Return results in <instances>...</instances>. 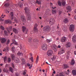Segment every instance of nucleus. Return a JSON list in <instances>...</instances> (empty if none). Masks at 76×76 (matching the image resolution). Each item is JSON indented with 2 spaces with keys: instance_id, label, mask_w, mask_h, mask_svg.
I'll return each mask as SVG.
<instances>
[{
  "instance_id": "nucleus-27",
  "label": "nucleus",
  "mask_w": 76,
  "mask_h": 76,
  "mask_svg": "<svg viewBox=\"0 0 76 76\" xmlns=\"http://www.w3.org/2000/svg\"><path fill=\"white\" fill-rule=\"evenodd\" d=\"M36 3H37V4H41V2L40 1L36 0Z\"/></svg>"
},
{
  "instance_id": "nucleus-64",
  "label": "nucleus",
  "mask_w": 76,
  "mask_h": 76,
  "mask_svg": "<svg viewBox=\"0 0 76 76\" xmlns=\"http://www.w3.org/2000/svg\"><path fill=\"white\" fill-rule=\"evenodd\" d=\"M1 72V69L0 68V73Z\"/></svg>"
},
{
  "instance_id": "nucleus-33",
  "label": "nucleus",
  "mask_w": 76,
  "mask_h": 76,
  "mask_svg": "<svg viewBox=\"0 0 76 76\" xmlns=\"http://www.w3.org/2000/svg\"><path fill=\"white\" fill-rule=\"evenodd\" d=\"M69 22V21L67 19V18H65L64 20V22L65 23H67Z\"/></svg>"
},
{
  "instance_id": "nucleus-57",
  "label": "nucleus",
  "mask_w": 76,
  "mask_h": 76,
  "mask_svg": "<svg viewBox=\"0 0 76 76\" xmlns=\"http://www.w3.org/2000/svg\"><path fill=\"white\" fill-rule=\"evenodd\" d=\"M8 66V64H7L5 65V67H7Z\"/></svg>"
},
{
  "instance_id": "nucleus-17",
  "label": "nucleus",
  "mask_w": 76,
  "mask_h": 76,
  "mask_svg": "<svg viewBox=\"0 0 76 76\" xmlns=\"http://www.w3.org/2000/svg\"><path fill=\"white\" fill-rule=\"evenodd\" d=\"M9 47L8 46H7L3 50V51H9Z\"/></svg>"
},
{
  "instance_id": "nucleus-42",
  "label": "nucleus",
  "mask_w": 76,
  "mask_h": 76,
  "mask_svg": "<svg viewBox=\"0 0 76 76\" xmlns=\"http://www.w3.org/2000/svg\"><path fill=\"white\" fill-rule=\"evenodd\" d=\"M5 23H9V20H6L5 21Z\"/></svg>"
},
{
  "instance_id": "nucleus-41",
  "label": "nucleus",
  "mask_w": 76,
  "mask_h": 76,
  "mask_svg": "<svg viewBox=\"0 0 76 76\" xmlns=\"http://www.w3.org/2000/svg\"><path fill=\"white\" fill-rule=\"evenodd\" d=\"M18 56H22L23 54L22 53H21L20 52L18 53H17Z\"/></svg>"
},
{
  "instance_id": "nucleus-60",
  "label": "nucleus",
  "mask_w": 76,
  "mask_h": 76,
  "mask_svg": "<svg viewBox=\"0 0 76 76\" xmlns=\"http://www.w3.org/2000/svg\"><path fill=\"white\" fill-rule=\"evenodd\" d=\"M45 63H46V64H49V65H50V66H51V65H50V64H48V62H46Z\"/></svg>"
},
{
  "instance_id": "nucleus-11",
  "label": "nucleus",
  "mask_w": 76,
  "mask_h": 76,
  "mask_svg": "<svg viewBox=\"0 0 76 76\" xmlns=\"http://www.w3.org/2000/svg\"><path fill=\"white\" fill-rule=\"evenodd\" d=\"M54 22V20L53 19H50L49 21V23L50 24L53 25Z\"/></svg>"
},
{
  "instance_id": "nucleus-32",
  "label": "nucleus",
  "mask_w": 76,
  "mask_h": 76,
  "mask_svg": "<svg viewBox=\"0 0 76 76\" xmlns=\"http://www.w3.org/2000/svg\"><path fill=\"white\" fill-rule=\"evenodd\" d=\"M59 75V76L57 74V75H56V76H65L62 73H60Z\"/></svg>"
},
{
  "instance_id": "nucleus-28",
  "label": "nucleus",
  "mask_w": 76,
  "mask_h": 76,
  "mask_svg": "<svg viewBox=\"0 0 76 76\" xmlns=\"http://www.w3.org/2000/svg\"><path fill=\"white\" fill-rule=\"evenodd\" d=\"M69 67V66L68 65L65 64L64 65V69H67V68H68Z\"/></svg>"
},
{
  "instance_id": "nucleus-34",
  "label": "nucleus",
  "mask_w": 76,
  "mask_h": 76,
  "mask_svg": "<svg viewBox=\"0 0 76 76\" xmlns=\"http://www.w3.org/2000/svg\"><path fill=\"white\" fill-rule=\"evenodd\" d=\"M20 62V60L19 59V58H16V63H19Z\"/></svg>"
},
{
  "instance_id": "nucleus-22",
  "label": "nucleus",
  "mask_w": 76,
  "mask_h": 76,
  "mask_svg": "<svg viewBox=\"0 0 76 76\" xmlns=\"http://www.w3.org/2000/svg\"><path fill=\"white\" fill-rule=\"evenodd\" d=\"M39 61V56H38V55L37 58H36V64H37Z\"/></svg>"
},
{
  "instance_id": "nucleus-49",
  "label": "nucleus",
  "mask_w": 76,
  "mask_h": 76,
  "mask_svg": "<svg viewBox=\"0 0 76 76\" xmlns=\"http://www.w3.org/2000/svg\"><path fill=\"white\" fill-rule=\"evenodd\" d=\"M30 59L31 61H32V62H34V61H33L34 60V59H33V57H31L30 58Z\"/></svg>"
},
{
  "instance_id": "nucleus-29",
  "label": "nucleus",
  "mask_w": 76,
  "mask_h": 76,
  "mask_svg": "<svg viewBox=\"0 0 76 76\" xmlns=\"http://www.w3.org/2000/svg\"><path fill=\"white\" fill-rule=\"evenodd\" d=\"M7 56H5L4 57V62H5V63H6V61H7Z\"/></svg>"
},
{
  "instance_id": "nucleus-61",
  "label": "nucleus",
  "mask_w": 76,
  "mask_h": 76,
  "mask_svg": "<svg viewBox=\"0 0 76 76\" xmlns=\"http://www.w3.org/2000/svg\"><path fill=\"white\" fill-rule=\"evenodd\" d=\"M74 54L75 55H76V51H74Z\"/></svg>"
},
{
  "instance_id": "nucleus-38",
  "label": "nucleus",
  "mask_w": 76,
  "mask_h": 76,
  "mask_svg": "<svg viewBox=\"0 0 76 76\" xmlns=\"http://www.w3.org/2000/svg\"><path fill=\"white\" fill-rule=\"evenodd\" d=\"M56 56H53V58H52L51 59L52 60H53V61H54V60H56Z\"/></svg>"
},
{
  "instance_id": "nucleus-13",
  "label": "nucleus",
  "mask_w": 76,
  "mask_h": 76,
  "mask_svg": "<svg viewBox=\"0 0 76 76\" xmlns=\"http://www.w3.org/2000/svg\"><path fill=\"white\" fill-rule=\"evenodd\" d=\"M66 37H62L61 40V42H64L66 41Z\"/></svg>"
},
{
  "instance_id": "nucleus-35",
  "label": "nucleus",
  "mask_w": 76,
  "mask_h": 76,
  "mask_svg": "<svg viewBox=\"0 0 76 76\" xmlns=\"http://www.w3.org/2000/svg\"><path fill=\"white\" fill-rule=\"evenodd\" d=\"M58 4L59 6H61V3L60 1H58Z\"/></svg>"
},
{
  "instance_id": "nucleus-55",
  "label": "nucleus",
  "mask_w": 76,
  "mask_h": 76,
  "mask_svg": "<svg viewBox=\"0 0 76 76\" xmlns=\"http://www.w3.org/2000/svg\"><path fill=\"white\" fill-rule=\"evenodd\" d=\"M61 48V46H60V45H58V46L57 48Z\"/></svg>"
},
{
  "instance_id": "nucleus-46",
  "label": "nucleus",
  "mask_w": 76,
  "mask_h": 76,
  "mask_svg": "<svg viewBox=\"0 0 76 76\" xmlns=\"http://www.w3.org/2000/svg\"><path fill=\"white\" fill-rule=\"evenodd\" d=\"M26 70H25L23 71V74L24 75H26Z\"/></svg>"
},
{
  "instance_id": "nucleus-53",
  "label": "nucleus",
  "mask_w": 76,
  "mask_h": 76,
  "mask_svg": "<svg viewBox=\"0 0 76 76\" xmlns=\"http://www.w3.org/2000/svg\"><path fill=\"white\" fill-rule=\"evenodd\" d=\"M62 13V11H59L58 13H59V15H61V14Z\"/></svg>"
},
{
  "instance_id": "nucleus-51",
  "label": "nucleus",
  "mask_w": 76,
  "mask_h": 76,
  "mask_svg": "<svg viewBox=\"0 0 76 76\" xmlns=\"http://www.w3.org/2000/svg\"><path fill=\"white\" fill-rule=\"evenodd\" d=\"M3 72H7V70L6 69H3Z\"/></svg>"
},
{
  "instance_id": "nucleus-5",
  "label": "nucleus",
  "mask_w": 76,
  "mask_h": 76,
  "mask_svg": "<svg viewBox=\"0 0 76 76\" xmlns=\"http://www.w3.org/2000/svg\"><path fill=\"white\" fill-rule=\"evenodd\" d=\"M23 32H25V34H27V32H28V30H26V27L23 26Z\"/></svg>"
},
{
  "instance_id": "nucleus-37",
  "label": "nucleus",
  "mask_w": 76,
  "mask_h": 76,
  "mask_svg": "<svg viewBox=\"0 0 76 76\" xmlns=\"http://www.w3.org/2000/svg\"><path fill=\"white\" fill-rule=\"evenodd\" d=\"M64 52V50H62L60 52V54H63Z\"/></svg>"
},
{
  "instance_id": "nucleus-21",
  "label": "nucleus",
  "mask_w": 76,
  "mask_h": 76,
  "mask_svg": "<svg viewBox=\"0 0 76 76\" xmlns=\"http://www.w3.org/2000/svg\"><path fill=\"white\" fill-rule=\"evenodd\" d=\"M11 56L12 58V60H15V55L13 54H11Z\"/></svg>"
},
{
  "instance_id": "nucleus-44",
  "label": "nucleus",
  "mask_w": 76,
  "mask_h": 76,
  "mask_svg": "<svg viewBox=\"0 0 76 76\" xmlns=\"http://www.w3.org/2000/svg\"><path fill=\"white\" fill-rule=\"evenodd\" d=\"M14 21H15V22L16 23H18V21L17 20V19H16V18H15L14 19Z\"/></svg>"
},
{
  "instance_id": "nucleus-20",
  "label": "nucleus",
  "mask_w": 76,
  "mask_h": 76,
  "mask_svg": "<svg viewBox=\"0 0 76 76\" xmlns=\"http://www.w3.org/2000/svg\"><path fill=\"white\" fill-rule=\"evenodd\" d=\"M12 27L7 28V30L8 31V32H10V31H12Z\"/></svg>"
},
{
  "instance_id": "nucleus-7",
  "label": "nucleus",
  "mask_w": 76,
  "mask_h": 76,
  "mask_svg": "<svg viewBox=\"0 0 76 76\" xmlns=\"http://www.w3.org/2000/svg\"><path fill=\"white\" fill-rule=\"evenodd\" d=\"M24 10L26 14H29L28 13V12H29V8H28V7H26L24 9Z\"/></svg>"
},
{
  "instance_id": "nucleus-48",
  "label": "nucleus",
  "mask_w": 76,
  "mask_h": 76,
  "mask_svg": "<svg viewBox=\"0 0 76 76\" xmlns=\"http://www.w3.org/2000/svg\"><path fill=\"white\" fill-rule=\"evenodd\" d=\"M9 43H10V40L8 39L7 41V43H6L7 45V44H9Z\"/></svg>"
},
{
  "instance_id": "nucleus-54",
  "label": "nucleus",
  "mask_w": 76,
  "mask_h": 76,
  "mask_svg": "<svg viewBox=\"0 0 76 76\" xmlns=\"http://www.w3.org/2000/svg\"><path fill=\"white\" fill-rule=\"evenodd\" d=\"M32 64H31V66L29 67V69H31V68H32Z\"/></svg>"
},
{
  "instance_id": "nucleus-14",
  "label": "nucleus",
  "mask_w": 76,
  "mask_h": 76,
  "mask_svg": "<svg viewBox=\"0 0 76 76\" xmlns=\"http://www.w3.org/2000/svg\"><path fill=\"white\" fill-rule=\"evenodd\" d=\"M72 40L74 42H75L76 41V36L74 35L72 37Z\"/></svg>"
},
{
  "instance_id": "nucleus-15",
  "label": "nucleus",
  "mask_w": 76,
  "mask_h": 76,
  "mask_svg": "<svg viewBox=\"0 0 76 76\" xmlns=\"http://www.w3.org/2000/svg\"><path fill=\"white\" fill-rule=\"evenodd\" d=\"M70 51H68L66 53V55L67 56V58H69V56H70Z\"/></svg>"
},
{
  "instance_id": "nucleus-2",
  "label": "nucleus",
  "mask_w": 76,
  "mask_h": 76,
  "mask_svg": "<svg viewBox=\"0 0 76 76\" xmlns=\"http://www.w3.org/2000/svg\"><path fill=\"white\" fill-rule=\"evenodd\" d=\"M53 51L51 50H49L48 51L47 53V54L48 55V56H51L52 55H53Z\"/></svg>"
},
{
  "instance_id": "nucleus-31",
  "label": "nucleus",
  "mask_w": 76,
  "mask_h": 76,
  "mask_svg": "<svg viewBox=\"0 0 76 76\" xmlns=\"http://www.w3.org/2000/svg\"><path fill=\"white\" fill-rule=\"evenodd\" d=\"M62 6H65V4H66V2H65V1L64 0H63L62 1Z\"/></svg>"
},
{
  "instance_id": "nucleus-56",
  "label": "nucleus",
  "mask_w": 76,
  "mask_h": 76,
  "mask_svg": "<svg viewBox=\"0 0 76 76\" xmlns=\"http://www.w3.org/2000/svg\"><path fill=\"white\" fill-rule=\"evenodd\" d=\"M27 65L28 66H31V65H30V64H27Z\"/></svg>"
},
{
  "instance_id": "nucleus-50",
  "label": "nucleus",
  "mask_w": 76,
  "mask_h": 76,
  "mask_svg": "<svg viewBox=\"0 0 76 76\" xmlns=\"http://www.w3.org/2000/svg\"><path fill=\"white\" fill-rule=\"evenodd\" d=\"M12 66L13 69H14L15 68V65L13 63L12 64Z\"/></svg>"
},
{
  "instance_id": "nucleus-40",
  "label": "nucleus",
  "mask_w": 76,
  "mask_h": 76,
  "mask_svg": "<svg viewBox=\"0 0 76 76\" xmlns=\"http://www.w3.org/2000/svg\"><path fill=\"white\" fill-rule=\"evenodd\" d=\"M15 48L14 47H12V50L13 53H15Z\"/></svg>"
},
{
  "instance_id": "nucleus-30",
  "label": "nucleus",
  "mask_w": 76,
  "mask_h": 76,
  "mask_svg": "<svg viewBox=\"0 0 76 76\" xmlns=\"http://www.w3.org/2000/svg\"><path fill=\"white\" fill-rule=\"evenodd\" d=\"M52 12L53 14H56V13H57V11H56V10H52Z\"/></svg>"
},
{
  "instance_id": "nucleus-23",
  "label": "nucleus",
  "mask_w": 76,
  "mask_h": 76,
  "mask_svg": "<svg viewBox=\"0 0 76 76\" xmlns=\"http://www.w3.org/2000/svg\"><path fill=\"white\" fill-rule=\"evenodd\" d=\"M10 72H11V73H13V69L12 68V67H10L9 69Z\"/></svg>"
},
{
  "instance_id": "nucleus-62",
  "label": "nucleus",
  "mask_w": 76,
  "mask_h": 76,
  "mask_svg": "<svg viewBox=\"0 0 76 76\" xmlns=\"http://www.w3.org/2000/svg\"><path fill=\"white\" fill-rule=\"evenodd\" d=\"M15 76H19V75H18L17 74H15Z\"/></svg>"
},
{
  "instance_id": "nucleus-24",
  "label": "nucleus",
  "mask_w": 76,
  "mask_h": 76,
  "mask_svg": "<svg viewBox=\"0 0 76 76\" xmlns=\"http://www.w3.org/2000/svg\"><path fill=\"white\" fill-rule=\"evenodd\" d=\"M13 31L15 34H18V31L16 28H13Z\"/></svg>"
},
{
  "instance_id": "nucleus-4",
  "label": "nucleus",
  "mask_w": 76,
  "mask_h": 76,
  "mask_svg": "<svg viewBox=\"0 0 76 76\" xmlns=\"http://www.w3.org/2000/svg\"><path fill=\"white\" fill-rule=\"evenodd\" d=\"M42 49L43 50H47V46L46 44H44L42 47Z\"/></svg>"
},
{
  "instance_id": "nucleus-45",
  "label": "nucleus",
  "mask_w": 76,
  "mask_h": 76,
  "mask_svg": "<svg viewBox=\"0 0 76 76\" xmlns=\"http://www.w3.org/2000/svg\"><path fill=\"white\" fill-rule=\"evenodd\" d=\"M4 33L5 35H7V32L6 30L4 31Z\"/></svg>"
},
{
  "instance_id": "nucleus-12",
  "label": "nucleus",
  "mask_w": 76,
  "mask_h": 76,
  "mask_svg": "<svg viewBox=\"0 0 76 76\" xmlns=\"http://www.w3.org/2000/svg\"><path fill=\"white\" fill-rule=\"evenodd\" d=\"M75 64V61L74 60V59H72L71 61L70 62V64L72 66H73V65H74Z\"/></svg>"
},
{
  "instance_id": "nucleus-25",
  "label": "nucleus",
  "mask_w": 76,
  "mask_h": 76,
  "mask_svg": "<svg viewBox=\"0 0 76 76\" xmlns=\"http://www.w3.org/2000/svg\"><path fill=\"white\" fill-rule=\"evenodd\" d=\"M66 9L67 10H68V11H70V10H71V7L70 6H69L67 7H66Z\"/></svg>"
},
{
  "instance_id": "nucleus-63",
  "label": "nucleus",
  "mask_w": 76,
  "mask_h": 76,
  "mask_svg": "<svg viewBox=\"0 0 76 76\" xmlns=\"http://www.w3.org/2000/svg\"><path fill=\"white\" fill-rule=\"evenodd\" d=\"M42 71L43 72H45V70H44V69H43L42 70Z\"/></svg>"
},
{
  "instance_id": "nucleus-52",
  "label": "nucleus",
  "mask_w": 76,
  "mask_h": 76,
  "mask_svg": "<svg viewBox=\"0 0 76 76\" xmlns=\"http://www.w3.org/2000/svg\"><path fill=\"white\" fill-rule=\"evenodd\" d=\"M13 44H14L15 45H16V44H17V43H16V42H13V43H11V45H12Z\"/></svg>"
},
{
  "instance_id": "nucleus-39",
  "label": "nucleus",
  "mask_w": 76,
  "mask_h": 76,
  "mask_svg": "<svg viewBox=\"0 0 76 76\" xmlns=\"http://www.w3.org/2000/svg\"><path fill=\"white\" fill-rule=\"evenodd\" d=\"M7 61L8 63H10V62L11 61V59H10V58H8Z\"/></svg>"
},
{
  "instance_id": "nucleus-6",
  "label": "nucleus",
  "mask_w": 76,
  "mask_h": 76,
  "mask_svg": "<svg viewBox=\"0 0 76 76\" xmlns=\"http://www.w3.org/2000/svg\"><path fill=\"white\" fill-rule=\"evenodd\" d=\"M38 25H37V24H36L34 26V31L35 32H38V28H37V26Z\"/></svg>"
},
{
  "instance_id": "nucleus-58",
  "label": "nucleus",
  "mask_w": 76,
  "mask_h": 76,
  "mask_svg": "<svg viewBox=\"0 0 76 76\" xmlns=\"http://www.w3.org/2000/svg\"><path fill=\"white\" fill-rule=\"evenodd\" d=\"M56 7H52L53 9H56Z\"/></svg>"
},
{
  "instance_id": "nucleus-10",
  "label": "nucleus",
  "mask_w": 76,
  "mask_h": 76,
  "mask_svg": "<svg viewBox=\"0 0 76 76\" xmlns=\"http://www.w3.org/2000/svg\"><path fill=\"white\" fill-rule=\"evenodd\" d=\"M10 16L11 17V20H13V16H14L13 12H11L10 14Z\"/></svg>"
},
{
  "instance_id": "nucleus-9",
  "label": "nucleus",
  "mask_w": 76,
  "mask_h": 76,
  "mask_svg": "<svg viewBox=\"0 0 76 76\" xmlns=\"http://www.w3.org/2000/svg\"><path fill=\"white\" fill-rule=\"evenodd\" d=\"M26 16L27 17V20H31V16H30V14H29V13H28V14H26Z\"/></svg>"
},
{
  "instance_id": "nucleus-26",
  "label": "nucleus",
  "mask_w": 76,
  "mask_h": 76,
  "mask_svg": "<svg viewBox=\"0 0 76 76\" xmlns=\"http://www.w3.org/2000/svg\"><path fill=\"white\" fill-rule=\"evenodd\" d=\"M4 6L6 8H7V7H9L10 6V4L8 3H7L5 4Z\"/></svg>"
},
{
  "instance_id": "nucleus-16",
  "label": "nucleus",
  "mask_w": 76,
  "mask_h": 76,
  "mask_svg": "<svg viewBox=\"0 0 76 76\" xmlns=\"http://www.w3.org/2000/svg\"><path fill=\"white\" fill-rule=\"evenodd\" d=\"M21 19L23 22L26 21V20H25V17H24L23 16H21Z\"/></svg>"
},
{
  "instance_id": "nucleus-3",
  "label": "nucleus",
  "mask_w": 76,
  "mask_h": 76,
  "mask_svg": "<svg viewBox=\"0 0 76 76\" xmlns=\"http://www.w3.org/2000/svg\"><path fill=\"white\" fill-rule=\"evenodd\" d=\"M74 26L73 25H71L70 26L69 31L71 32H73L74 31Z\"/></svg>"
},
{
  "instance_id": "nucleus-36",
  "label": "nucleus",
  "mask_w": 76,
  "mask_h": 76,
  "mask_svg": "<svg viewBox=\"0 0 76 76\" xmlns=\"http://www.w3.org/2000/svg\"><path fill=\"white\" fill-rule=\"evenodd\" d=\"M46 41H47V42L49 43L50 42H51V41H52V40L51 39H47L46 40Z\"/></svg>"
},
{
  "instance_id": "nucleus-59",
  "label": "nucleus",
  "mask_w": 76,
  "mask_h": 76,
  "mask_svg": "<svg viewBox=\"0 0 76 76\" xmlns=\"http://www.w3.org/2000/svg\"><path fill=\"white\" fill-rule=\"evenodd\" d=\"M53 73H54V74H56V71H54V72H53Z\"/></svg>"
},
{
  "instance_id": "nucleus-19",
  "label": "nucleus",
  "mask_w": 76,
  "mask_h": 76,
  "mask_svg": "<svg viewBox=\"0 0 76 76\" xmlns=\"http://www.w3.org/2000/svg\"><path fill=\"white\" fill-rule=\"evenodd\" d=\"M1 41L2 43H4L6 41V40L5 38H1Z\"/></svg>"
},
{
  "instance_id": "nucleus-1",
  "label": "nucleus",
  "mask_w": 76,
  "mask_h": 76,
  "mask_svg": "<svg viewBox=\"0 0 76 76\" xmlns=\"http://www.w3.org/2000/svg\"><path fill=\"white\" fill-rule=\"evenodd\" d=\"M50 29H51V27L48 26H45L43 28L44 31H49Z\"/></svg>"
},
{
  "instance_id": "nucleus-18",
  "label": "nucleus",
  "mask_w": 76,
  "mask_h": 76,
  "mask_svg": "<svg viewBox=\"0 0 76 76\" xmlns=\"http://www.w3.org/2000/svg\"><path fill=\"white\" fill-rule=\"evenodd\" d=\"M72 73L73 75L74 76H76V70H73L72 71Z\"/></svg>"
},
{
  "instance_id": "nucleus-43",
  "label": "nucleus",
  "mask_w": 76,
  "mask_h": 76,
  "mask_svg": "<svg viewBox=\"0 0 76 76\" xmlns=\"http://www.w3.org/2000/svg\"><path fill=\"white\" fill-rule=\"evenodd\" d=\"M4 17H2L0 18V21H4V19H2V18H4Z\"/></svg>"
},
{
  "instance_id": "nucleus-8",
  "label": "nucleus",
  "mask_w": 76,
  "mask_h": 76,
  "mask_svg": "<svg viewBox=\"0 0 76 76\" xmlns=\"http://www.w3.org/2000/svg\"><path fill=\"white\" fill-rule=\"evenodd\" d=\"M65 46L66 48H69V47H71V43L69 42H67L65 45Z\"/></svg>"
},
{
  "instance_id": "nucleus-47",
  "label": "nucleus",
  "mask_w": 76,
  "mask_h": 76,
  "mask_svg": "<svg viewBox=\"0 0 76 76\" xmlns=\"http://www.w3.org/2000/svg\"><path fill=\"white\" fill-rule=\"evenodd\" d=\"M0 28L1 29H2V30H4V27L2 26H1L0 27Z\"/></svg>"
}]
</instances>
